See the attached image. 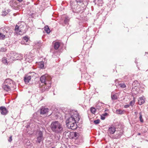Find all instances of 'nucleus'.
Segmentation results:
<instances>
[{"label":"nucleus","instance_id":"4468645a","mask_svg":"<svg viewBox=\"0 0 148 148\" xmlns=\"http://www.w3.org/2000/svg\"><path fill=\"white\" fill-rule=\"evenodd\" d=\"M31 75H27L25 76L24 79V80L26 84H27L29 82V81L31 79Z\"/></svg>","mask_w":148,"mask_h":148},{"label":"nucleus","instance_id":"1a4fd4ad","mask_svg":"<svg viewBox=\"0 0 148 148\" xmlns=\"http://www.w3.org/2000/svg\"><path fill=\"white\" fill-rule=\"evenodd\" d=\"M0 110L1 114L3 115H6L8 112L7 109L4 106L0 107Z\"/></svg>","mask_w":148,"mask_h":148},{"label":"nucleus","instance_id":"7c9ffc66","mask_svg":"<svg viewBox=\"0 0 148 148\" xmlns=\"http://www.w3.org/2000/svg\"><path fill=\"white\" fill-rule=\"evenodd\" d=\"M22 40L23 41H25L26 42H27L28 40V38L27 36H25L23 37Z\"/></svg>","mask_w":148,"mask_h":148},{"label":"nucleus","instance_id":"9b49d317","mask_svg":"<svg viewBox=\"0 0 148 148\" xmlns=\"http://www.w3.org/2000/svg\"><path fill=\"white\" fill-rule=\"evenodd\" d=\"M14 58L15 60H21L23 58V56L21 54H18L17 53H14Z\"/></svg>","mask_w":148,"mask_h":148},{"label":"nucleus","instance_id":"c85d7f7f","mask_svg":"<svg viewBox=\"0 0 148 148\" xmlns=\"http://www.w3.org/2000/svg\"><path fill=\"white\" fill-rule=\"evenodd\" d=\"M40 67L41 68H43L44 67V63L43 62H40L39 64Z\"/></svg>","mask_w":148,"mask_h":148},{"label":"nucleus","instance_id":"c756f323","mask_svg":"<svg viewBox=\"0 0 148 148\" xmlns=\"http://www.w3.org/2000/svg\"><path fill=\"white\" fill-rule=\"evenodd\" d=\"M90 111L92 114H95L96 112V109L93 107H91L90 109Z\"/></svg>","mask_w":148,"mask_h":148},{"label":"nucleus","instance_id":"6e6552de","mask_svg":"<svg viewBox=\"0 0 148 148\" xmlns=\"http://www.w3.org/2000/svg\"><path fill=\"white\" fill-rule=\"evenodd\" d=\"M69 138L71 139L75 138L76 139L78 136L79 134L76 132H71L69 133Z\"/></svg>","mask_w":148,"mask_h":148},{"label":"nucleus","instance_id":"473e14b6","mask_svg":"<svg viewBox=\"0 0 148 148\" xmlns=\"http://www.w3.org/2000/svg\"><path fill=\"white\" fill-rule=\"evenodd\" d=\"M112 98V99L116 100L117 98V97L116 95H113L111 96Z\"/></svg>","mask_w":148,"mask_h":148},{"label":"nucleus","instance_id":"79ce46f5","mask_svg":"<svg viewBox=\"0 0 148 148\" xmlns=\"http://www.w3.org/2000/svg\"><path fill=\"white\" fill-rule=\"evenodd\" d=\"M19 2L22 1L23 0H17Z\"/></svg>","mask_w":148,"mask_h":148},{"label":"nucleus","instance_id":"20e7f679","mask_svg":"<svg viewBox=\"0 0 148 148\" xmlns=\"http://www.w3.org/2000/svg\"><path fill=\"white\" fill-rule=\"evenodd\" d=\"M76 2H71V3L72 11L74 13H82L84 11L83 7H81L79 5L76 4Z\"/></svg>","mask_w":148,"mask_h":148},{"label":"nucleus","instance_id":"2eb2a0df","mask_svg":"<svg viewBox=\"0 0 148 148\" xmlns=\"http://www.w3.org/2000/svg\"><path fill=\"white\" fill-rule=\"evenodd\" d=\"M108 132L111 134H113L116 131L115 128L114 126L110 127L108 130Z\"/></svg>","mask_w":148,"mask_h":148},{"label":"nucleus","instance_id":"58836bf2","mask_svg":"<svg viewBox=\"0 0 148 148\" xmlns=\"http://www.w3.org/2000/svg\"><path fill=\"white\" fill-rule=\"evenodd\" d=\"M8 14V13L6 12L5 11V12H3L2 14V15L5 16L7 14Z\"/></svg>","mask_w":148,"mask_h":148},{"label":"nucleus","instance_id":"a18cd8bd","mask_svg":"<svg viewBox=\"0 0 148 148\" xmlns=\"http://www.w3.org/2000/svg\"><path fill=\"white\" fill-rule=\"evenodd\" d=\"M140 135V133H139L138 134V135Z\"/></svg>","mask_w":148,"mask_h":148},{"label":"nucleus","instance_id":"393cba45","mask_svg":"<svg viewBox=\"0 0 148 148\" xmlns=\"http://www.w3.org/2000/svg\"><path fill=\"white\" fill-rule=\"evenodd\" d=\"M83 0H74L72 2H76V4H78V3H80L83 2Z\"/></svg>","mask_w":148,"mask_h":148},{"label":"nucleus","instance_id":"4be33fe9","mask_svg":"<svg viewBox=\"0 0 148 148\" xmlns=\"http://www.w3.org/2000/svg\"><path fill=\"white\" fill-rule=\"evenodd\" d=\"M25 57H26L25 58V60L29 62H31L32 61V58L30 57L29 56H28V58L27 56H26Z\"/></svg>","mask_w":148,"mask_h":148},{"label":"nucleus","instance_id":"39448f33","mask_svg":"<svg viewBox=\"0 0 148 148\" xmlns=\"http://www.w3.org/2000/svg\"><path fill=\"white\" fill-rule=\"evenodd\" d=\"M37 140L36 142L37 143H40V142L43 141L44 138L43 136V133L40 131L38 132L37 138Z\"/></svg>","mask_w":148,"mask_h":148},{"label":"nucleus","instance_id":"6ab92c4d","mask_svg":"<svg viewBox=\"0 0 148 148\" xmlns=\"http://www.w3.org/2000/svg\"><path fill=\"white\" fill-rule=\"evenodd\" d=\"M45 30L46 31V32L47 34L50 33L51 31L48 26H45L44 28Z\"/></svg>","mask_w":148,"mask_h":148},{"label":"nucleus","instance_id":"f03ea898","mask_svg":"<svg viewBox=\"0 0 148 148\" xmlns=\"http://www.w3.org/2000/svg\"><path fill=\"white\" fill-rule=\"evenodd\" d=\"M51 131L53 133L61 134L64 131V127L62 124L58 121H54L51 122L50 125Z\"/></svg>","mask_w":148,"mask_h":148},{"label":"nucleus","instance_id":"f257e3e1","mask_svg":"<svg viewBox=\"0 0 148 148\" xmlns=\"http://www.w3.org/2000/svg\"><path fill=\"white\" fill-rule=\"evenodd\" d=\"M69 114L70 117L66 119V125L68 128L74 130L77 127L76 121H79L80 117L76 111L72 110Z\"/></svg>","mask_w":148,"mask_h":148},{"label":"nucleus","instance_id":"2f4dec72","mask_svg":"<svg viewBox=\"0 0 148 148\" xmlns=\"http://www.w3.org/2000/svg\"><path fill=\"white\" fill-rule=\"evenodd\" d=\"M135 98H134L133 99V100L130 102V105L131 106H133L135 104Z\"/></svg>","mask_w":148,"mask_h":148},{"label":"nucleus","instance_id":"e433bc0d","mask_svg":"<svg viewBox=\"0 0 148 148\" xmlns=\"http://www.w3.org/2000/svg\"><path fill=\"white\" fill-rule=\"evenodd\" d=\"M0 50L1 52H4L6 51V48L2 47L1 48Z\"/></svg>","mask_w":148,"mask_h":148},{"label":"nucleus","instance_id":"f8f14e48","mask_svg":"<svg viewBox=\"0 0 148 148\" xmlns=\"http://www.w3.org/2000/svg\"><path fill=\"white\" fill-rule=\"evenodd\" d=\"M9 4L13 9H15L17 6L16 3L14 0L11 1L10 2Z\"/></svg>","mask_w":148,"mask_h":148},{"label":"nucleus","instance_id":"a211bd4d","mask_svg":"<svg viewBox=\"0 0 148 148\" xmlns=\"http://www.w3.org/2000/svg\"><path fill=\"white\" fill-rule=\"evenodd\" d=\"M3 32L2 34H4V35H5V37H9V36L8 35L9 32L8 31L6 30V29L5 28H2Z\"/></svg>","mask_w":148,"mask_h":148},{"label":"nucleus","instance_id":"37998d69","mask_svg":"<svg viewBox=\"0 0 148 148\" xmlns=\"http://www.w3.org/2000/svg\"><path fill=\"white\" fill-rule=\"evenodd\" d=\"M34 72H33V73H31V74H33V75H34Z\"/></svg>","mask_w":148,"mask_h":148},{"label":"nucleus","instance_id":"bb28decb","mask_svg":"<svg viewBox=\"0 0 148 148\" xmlns=\"http://www.w3.org/2000/svg\"><path fill=\"white\" fill-rule=\"evenodd\" d=\"M119 85L122 88H125L126 86V85L124 83L119 84Z\"/></svg>","mask_w":148,"mask_h":148},{"label":"nucleus","instance_id":"0eeeda50","mask_svg":"<svg viewBox=\"0 0 148 148\" xmlns=\"http://www.w3.org/2000/svg\"><path fill=\"white\" fill-rule=\"evenodd\" d=\"M3 83L10 86L11 87H14V84L13 81L9 78L6 79Z\"/></svg>","mask_w":148,"mask_h":148},{"label":"nucleus","instance_id":"412c9836","mask_svg":"<svg viewBox=\"0 0 148 148\" xmlns=\"http://www.w3.org/2000/svg\"><path fill=\"white\" fill-rule=\"evenodd\" d=\"M14 53H16L15 52H12L10 54V58L12 59V60H15L14 59Z\"/></svg>","mask_w":148,"mask_h":148},{"label":"nucleus","instance_id":"b1692460","mask_svg":"<svg viewBox=\"0 0 148 148\" xmlns=\"http://www.w3.org/2000/svg\"><path fill=\"white\" fill-rule=\"evenodd\" d=\"M2 61L3 63L5 64H7L8 62L6 58L5 57H4L2 58Z\"/></svg>","mask_w":148,"mask_h":148},{"label":"nucleus","instance_id":"a19ab883","mask_svg":"<svg viewBox=\"0 0 148 148\" xmlns=\"http://www.w3.org/2000/svg\"><path fill=\"white\" fill-rule=\"evenodd\" d=\"M134 83H136V84L137 83L138 84V82L137 81H134L133 84H134Z\"/></svg>","mask_w":148,"mask_h":148},{"label":"nucleus","instance_id":"4c0bfd02","mask_svg":"<svg viewBox=\"0 0 148 148\" xmlns=\"http://www.w3.org/2000/svg\"><path fill=\"white\" fill-rule=\"evenodd\" d=\"M8 140L9 142H11L12 140V136H11L10 137Z\"/></svg>","mask_w":148,"mask_h":148},{"label":"nucleus","instance_id":"dca6fc26","mask_svg":"<svg viewBox=\"0 0 148 148\" xmlns=\"http://www.w3.org/2000/svg\"><path fill=\"white\" fill-rule=\"evenodd\" d=\"M145 98L144 97H140L138 99V103L140 105H141L145 103Z\"/></svg>","mask_w":148,"mask_h":148},{"label":"nucleus","instance_id":"c9c22d12","mask_svg":"<svg viewBox=\"0 0 148 148\" xmlns=\"http://www.w3.org/2000/svg\"><path fill=\"white\" fill-rule=\"evenodd\" d=\"M108 115V113H106L104 114H102V120H103L105 119L104 116H107Z\"/></svg>","mask_w":148,"mask_h":148},{"label":"nucleus","instance_id":"9d476101","mask_svg":"<svg viewBox=\"0 0 148 148\" xmlns=\"http://www.w3.org/2000/svg\"><path fill=\"white\" fill-rule=\"evenodd\" d=\"M12 87L4 83L2 85V88L3 89L6 91L8 92L10 91Z\"/></svg>","mask_w":148,"mask_h":148},{"label":"nucleus","instance_id":"423d86ee","mask_svg":"<svg viewBox=\"0 0 148 148\" xmlns=\"http://www.w3.org/2000/svg\"><path fill=\"white\" fill-rule=\"evenodd\" d=\"M18 25H16L15 27V32L17 34L21 35L22 34V33L23 31V29L22 28L21 26H19V24H18Z\"/></svg>","mask_w":148,"mask_h":148},{"label":"nucleus","instance_id":"c03bdc74","mask_svg":"<svg viewBox=\"0 0 148 148\" xmlns=\"http://www.w3.org/2000/svg\"><path fill=\"white\" fill-rule=\"evenodd\" d=\"M100 119H102V115H100Z\"/></svg>","mask_w":148,"mask_h":148},{"label":"nucleus","instance_id":"a878e982","mask_svg":"<svg viewBox=\"0 0 148 148\" xmlns=\"http://www.w3.org/2000/svg\"><path fill=\"white\" fill-rule=\"evenodd\" d=\"M69 18L68 16L66 17L65 19L64 20V23L66 24H67L68 22L69 21Z\"/></svg>","mask_w":148,"mask_h":148},{"label":"nucleus","instance_id":"cd10ccee","mask_svg":"<svg viewBox=\"0 0 148 148\" xmlns=\"http://www.w3.org/2000/svg\"><path fill=\"white\" fill-rule=\"evenodd\" d=\"M139 114L140 115V116H139V119H140V122H142V123L143 122V120L142 118V114L141 112H140L139 113Z\"/></svg>","mask_w":148,"mask_h":148},{"label":"nucleus","instance_id":"49530a36","mask_svg":"<svg viewBox=\"0 0 148 148\" xmlns=\"http://www.w3.org/2000/svg\"><path fill=\"white\" fill-rule=\"evenodd\" d=\"M55 148V147H52L51 148Z\"/></svg>","mask_w":148,"mask_h":148},{"label":"nucleus","instance_id":"ddd939ff","mask_svg":"<svg viewBox=\"0 0 148 148\" xmlns=\"http://www.w3.org/2000/svg\"><path fill=\"white\" fill-rule=\"evenodd\" d=\"M49 111V109L48 108H42L40 109V113L41 114H46Z\"/></svg>","mask_w":148,"mask_h":148},{"label":"nucleus","instance_id":"5701e85b","mask_svg":"<svg viewBox=\"0 0 148 148\" xmlns=\"http://www.w3.org/2000/svg\"><path fill=\"white\" fill-rule=\"evenodd\" d=\"M5 37V35H4L2 33L0 32V39L4 40Z\"/></svg>","mask_w":148,"mask_h":148},{"label":"nucleus","instance_id":"f3484780","mask_svg":"<svg viewBox=\"0 0 148 148\" xmlns=\"http://www.w3.org/2000/svg\"><path fill=\"white\" fill-rule=\"evenodd\" d=\"M60 43L58 42H56L54 44V48L56 50H57L58 49L59 47L60 46Z\"/></svg>","mask_w":148,"mask_h":148},{"label":"nucleus","instance_id":"7ed1b4c3","mask_svg":"<svg viewBox=\"0 0 148 148\" xmlns=\"http://www.w3.org/2000/svg\"><path fill=\"white\" fill-rule=\"evenodd\" d=\"M51 77L50 76L45 75L42 76L40 78V80L42 83H43V86L41 87L42 90L45 91L48 90L51 86Z\"/></svg>","mask_w":148,"mask_h":148},{"label":"nucleus","instance_id":"aec40b11","mask_svg":"<svg viewBox=\"0 0 148 148\" xmlns=\"http://www.w3.org/2000/svg\"><path fill=\"white\" fill-rule=\"evenodd\" d=\"M116 113L118 114H124V111L121 110H117L116 111Z\"/></svg>","mask_w":148,"mask_h":148},{"label":"nucleus","instance_id":"72a5a7b5","mask_svg":"<svg viewBox=\"0 0 148 148\" xmlns=\"http://www.w3.org/2000/svg\"><path fill=\"white\" fill-rule=\"evenodd\" d=\"M35 44L36 45L38 46L39 47H40L41 46V44L40 43V41L38 42L37 43L36 42Z\"/></svg>","mask_w":148,"mask_h":148},{"label":"nucleus","instance_id":"ea45409f","mask_svg":"<svg viewBox=\"0 0 148 148\" xmlns=\"http://www.w3.org/2000/svg\"><path fill=\"white\" fill-rule=\"evenodd\" d=\"M130 106V105H125L124 106V107L125 108H127L129 107Z\"/></svg>","mask_w":148,"mask_h":148},{"label":"nucleus","instance_id":"f704fd0d","mask_svg":"<svg viewBox=\"0 0 148 148\" xmlns=\"http://www.w3.org/2000/svg\"><path fill=\"white\" fill-rule=\"evenodd\" d=\"M100 120L99 119H97L94 121V123L95 124H97L100 122Z\"/></svg>","mask_w":148,"mask_h":148}]
</instances>
